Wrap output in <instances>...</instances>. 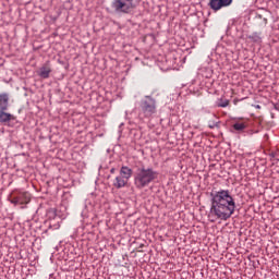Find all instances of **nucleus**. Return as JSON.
Here are the masks:
<instances>
[{
	"label": "nucleus",
	"instance_id": "3",
	"mask_svg": "<svg viewBox=\"0 0 279 279\" xmlns=\"http://www.w3.org/2000/svg\"><path fill=\"white\" fill-rule=\"evenodd\" d=\"M158 112V105L156 104V99L151 96H145L140 101L138 107V118L140 119H154L155 114Z\"/></svg>",
	"mask_w": 279,
	"mask_h": 279
},
{
	"label": "nucleus",
	"instance_id": "6",
	"mask_svg": "<svg viewBox=\"0 0 279 279\" xmlns=\"http://www.w3.org/2000/svg\"><path fill=\"white\" fill-rule=\"evenodd\" d=\"M232 4V0H210L209 8L217 12L221 10V8H228V5Z\"/></svg>",
	"mask_w": 279,
	"mask_h": 279
},
{
	"label": "nucleus",
	"instance_id": "11",
	"mask_svg": "<svg viewBox=\"0 0 279 279\" xmlns=\"http://www.w3.org/2000/svg\"><path fill=\"white\" fill-rule=\"evenodd\" d=\"M8 121H14V116L5 112V110H0V123H8Z\"/></svg>",
	"mask_w": 279,
	"mask_h": 279
},
{
	"label": "nucleus",
	"instance_id": "4",
	"mask_svg": "<svg viewBox=\"0 0 279 279\" xmlns=\"http://www.w3.org/2000/svg\"><path fill=\"white\" fill-rule=\"evenodd\" d=\"M111 8L116 14H130L134 10V0H113Z\"/></svg>",
	"mask_w": 279,
	"mask_h": 279
},
{
	"label": "nucleus",
	"instance_id": "7",
	"mask_svg": "<svg viewBox=\"0 0 279 279\" xmlns=\"http://www.w3.org/2000/svg\"><path fill=\"white\" fill-rule=\"evenodd\" d=\"M39 77L43 80H49V75H51V65L49 63H45L37 72Z\"/></svg>",
	"mask_w": 279,
	"mask_h": 279
},
{
	"label": "nucleus",
	"instance_id": "12",
	"mask_svg": "<svg viewBox=\"0 0 279 279\" xmlns=\"http://www.w3.org/2000/svg\"><path fill=\"white\" fill-rule=\"evenodd\" d=\"M232 128H233V130H235V132H243V130H247V122L238 121V122L233 123Z\"/></svg>",
	"mask_w": 279,
	"mask_h": 279
},
{
	"label": "nucleus",
	"instance_id": "2",
	"mask_svg": "<svg viewBox=\"0 0 279 279\" xmlns=\"http://www.w3.org/2000/svg\"><path fill=\"white\" fill-rule=\"evenodd\" d=\"M154 180H158V172L151 168L142 167L135 173L134 184L136 189L141 190L151 184Z\"/></svg>",
	"mask_w": 279,
	"mask_h": 279
},
{
	"label": "nucleus",
	"instance_id": "5",
	"mask_svg": "<svg viewBox=\"0 0 279 279\" xmlns=\"http://www.w3.org/2000/svg\"><path fill=\"white\" fill-rule=\"evenodd\" d=\"M32 202V195L28 192L13 191L11 193V204H29Z\"/></svg>",
	"mask_w": 279,
	"mask_h": 279
},
{
	"label": "nucleus",
	"instance_id": "14",
	"mask_svg": "<svg viewBox=\"0 0 279 279\" xmlns=\"http://www.w3.org/2000/svg\"><path fill=\"white\" fill-rule=\"evenodd\" d=\"M114 171H116V169H114V168H112V169L110 170V173H114Z\"/></svg>",
	"mask_w": 279,
	"mask_h": 279
},
{
	"label": "nucleus",
	"instance_id": "9",
	"mask_svg": "<svg viewBox=\"0 0 279 279\" xmlns=\"http://www.w3.org/2000/svg\"><path fill=\"white\" fill-rule=\"evenodd\" d=\"M10 106V96L5 93L0 94V110H8Z\"/></svg>",
	"mask_w": 279,
	"mask_h": 279
},
{
	"label": "nucleus",
	"instance_id": "13",
	"mask_svg": "<svg viewBox=\"0 0 279 279\" xmlns=\"http://www.w3.org/2000/svg\"><path fill=\"white\" fill-rule=\"evenodd\" d=\"M228 106H230V100H228V99L221 100V101L218 104V107H219V108H228Z\"/></svg>",
	"mask_w": 279,
	"mask_h": 279
},
{
	"label": "nucleus",
	"instance_id": "10",
	"mask_svg": "<svg viewBox=\"0 0 279 279\" xmlns=\"http://www.w3.org/2000/svg\"><path fill=\"white\" fill-rule=\"evenodd\" d=\"M132 168L128 167V166H123L120 169V175L122 178H125V180H128L130 182V178H132Z\"/></svg>",
	"mask_w": 279,
	"mask_h": 279
},
{
	"label": "nucleus",
	"instance_id": "8",
	"mask_svg": "<svg viewBox=\"0 0 279 279\" xmlns=\"http://www.w3.org/2000/svg\"><path fill=\"white\" fill-rule=\"evenodd\" d=\"M128 179H125L124 177H122L121 174L116 177L114 181H113V186L116 189H123L124 186L128 185Z\"/></svg>",
	"mask_w": 279,
	"mask_h": 279
},
{
	"label": "nucleus",
	"instance_id": "1",
	"mask_svg": "<svg viewBox=\"0 0 279 279\" xmlns=\"http://www.w3.org/2000/svg\"><path fill=\"white\" fill-rule=\"evenodd\" d=\"M211 206L208 214V219L210 223H216V221H228L234 210H236V202L230 191L220 190L210 193Z\"/></svg>",
	"mask_w": 279,
	"mask_h": 279
}]
</instances>
